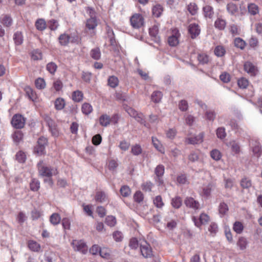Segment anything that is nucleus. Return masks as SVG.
<instances>
[{
    "label": "nucleus",
    "instance_id": "f257e3e1",
    "mask_svg": "<svg viewBox=\"0 0 262 262\" xmlns=\"http://www.w3.org/2000/svg\"><path fill=\"white\" fill-rule=\"evenodd\" d=\"M37 168L39 176L43 177H52L57 173L56 169L47 166L43 161L38 163Z\"/></svg>",
    "mask_w": 262,
    "mask_h": 262
},
{
    "label": "nucleus",
    "instance_id": "f03ea898",
    "mask_svg": "<svg viewBox=\"0 0 262 262\" xmlns=\"http://www.w3.org/2000/svg\"><path fill=\"white\" fill-rule=\"evenodd\" d=\"M47 139L44 137H40L38 141L37 144L34 147V152L38 155L45 154V147L47 145Z\"/></svg>",
    "mask_w": 262,
    "mask_h": 262
},
{
    "label": "nucleus",
    "instance_id": "7ed1b4c3",
    "mask_svg": "<svg viewBox=\"0 0 262 262\" xmlns=\"http://www.w3.org/2000/svg\"><path fill=\"white\" fill-rule=\"evenodd\" d=\"M11 123L14 128L20 129L23 128L25 125V119L22 115L15 114L13 116Z\"/></svg>",
    "mask_w": 262,
    "mask_h": 262
},
{
    "label": "nucleus",
    "instance_id": "20e7f679",
    "mask_svg": "<svg viewBox=\"0 0 262 262\" xmlns=\"http://www.w3.org/2000/svg\"><path fill=\"white\" fill-rule=\"evenodd\" d=\"M74 249L83 254L86 253L88 247L86 244L82 240H74L72 243Z\"/></svg>",
    "mask_w": 262,
    "mask_h": 262
},
{
    "label": "nucleus",
    "instance_id": "39448f33",
    "mask_svg": "<svg viewBox=\"0 0 262 262\" xmlns=\"http://www.w3.org/2000/svg\"><path fill=\"white\" fill-rule=\"evenodd\" d=\"M192 221L197 227H200L201 225L207 224L209 221V216L206 213H201L199 219L193 216Z\"/></svg>",
    "mask_w": 262,
    "mask_h": 262
},
{
    "label": "nucleus",
    "instance_id": "423d86ee",
    "mask_svg": "<svg viewBox=\"0 0 262 262\" xmlns=\"http://www.w3.org/2000/svg\"><path fill=\"white\" fill-rule=\"evenodd\" d=\"M244 69L251 76H255L258 73L257 68L250 61H246L245 62Z\"/></svg>",
    "mask_w": 262,
    "mask_h": 262
},
{
    "label": "nucleus",
    "instance_id": "0eeeda50",
    "mask_svg": "<svg viewBox=\"0 0 262 262\" xmlns=\"http://www.w3.org/2000/svg\"><path fill=\"white\" fill-rule=\"evenodd\" d=\"M140 251L142 255L145 258L150 257L152 255L151 247L146 241L140 244Z\"/></svg>",
    "mask_w": 262,
    "mask_h": 262
},
{
    "label": "nucleus",
    "instance_id": "6e6552de",
    "mask_svg": "<svg viewBox=\"0 0 262 262\" xmlns=\"http://www.w3.org/2000/svg\"><path fill=\"white\" fill-rule=\"evenodd\" d=\"M143 17L141 14H135L131 17L130 21L134 28H139L143 25Z\"/></svg>",
    "mask_w": 262,
    "mask_h": 262
},
{
    "label": "nucleus",
    "instance_id": "1a4fd4ad",
    "mask_svg": "<svg viewBox=\"0 0 262 262\" xmlns=\"http://www.w3.org/2000/svg\"><path fill=\"white\" fill-rule=\"evenodd\" d=\"M180 33L178 29H174L172 31V34L168 38V42L169 46L174 47L179 43V37Z\"/></svg>",
    "mask_w": 262,
    "mask_h": 262
},
{
    "label": "nucleus",
    "instance_id": "9d476101",
    "mask_svg": "<svg viewBox=\"0 0 262 262\" xmlns=\"http://www.w3.org/2000/svg\"><path fill=\"white\" fill-rule=\"evenodd\" d=\"M250 144L251 146L253 155L257 158H259L262 154V149L259 142L254 140H251Z\"/></svg>",
    "mask_w": 262,
    "mask_h": 262
},
{
    "label": "nucleus",
    "instance_id": "9b49d317",
    "mask_svg": "<svg viewBox=\"0 0 262 262\" xmlns=\"http://www.w3.org/2000/svg\"><path fill=\"white\" fill-rule=\"evenodd\" d=\"M184 204L187 207L194 210H198L201 208L199 202L192 197H187L184 201Z\"/></svg>",
    "mask_w": 262,
    "mask_h": 262
},
{
    "label": "nucleus",
    "instance_id": "f8f14e48",
    "mask_svg": "<svg viewBox=\"0 0 262 262\" xmlns=\"http://www.w3.org/2000/svg\"><path fill=\"white\" fill-rule=\"evenodd\" d=\"M204 134L200 133L198 135L191 138H187L185 139V143L189 144H196L201 143L203 141Z\"/></svg>",
    "mask_w": 262,
    "mask_h": 262
},
{
    "label": "nucleus",
    "instance_id": "ddd939ff",
    "mask_svg": "<svg viewBox=\"0 0 262 262\" xmlns=\"http://www.w3.org/2000/svg\"><path fill=\"white\" fill-rule=\"evenodd\" d=\"M188 32L192 39H194L200 33V29L198 25L191 24L188 27Z\"/></svg>",
    "mask_w": 262,
    "mask_h": 262
},
{
    "label": "nucleus",
    "instance_id": "4468645a",
    "mask_svg": "<svg viewBox=\"0 0 262 262\" xmlns=\"http://www.w3.org/2000/svg\"><path fill=\"white\" fill-rule=\"evenodd\" d=\"M149 33L152 39L157 43L160 41V37L158 36V28L156 26H154L149 30Z\"/></svg>",
    "mask_w": 262,
    "mask_h": 262
},
{
    "label": "nucleus",
    "instance_id": "2eb2a0df",
    "mask_svg": "<svg viewBox=\"0 0 262 262\" xmlns=\"http://www.w3.org/2000/svg\"><path fill=\"white\" fill-rule=\"evenodd\" d=\"M115 116H114L112 118H111L110 116L106 114L101 115L99 118L100 124L104 127L108 126L111 121H113V118H115Z\"/></svg>",
    "mask_w": 262,
    "mask_h": 262
},
{
    "label": "nucleus",
    "instance_id": "dca6fc26",
    "mask_svg": "<svg viewBox=\"0 0 262 262\" xmlns=\"http://www.w3.org/2000/svg\"><path fill=\"white\" fill-rule=\"evenodd\" d=\"M164 166L161 164L158 165L155 169V173L156 175L157 178L158 179L159 183L160 184L162 183V180L161 179V178L163 176L164 173Z\"/></svg>",
    "mask_w": 262,
    "mask_h": 262
},
{
    "label": "nucleus",
    "instance_id": "f3484780",
    "mask_svg": "<svg viewBox=\"0 0 262 262\" xmlns=\"http://www.w3.org/2000/svg\"><path fill=\"white\" fill-rule=\"evenodd\" d=\"M227 145L230 147L232 151L235 154L239 153L240 151V146L238 143L234 140H232L227 143Z\"/></svg>",
    "mask_w": 262,
    "mask_h": 262
},
{
    "label": "nucleus",
    "instance_id": "a211bd4d",
    "mask_svg": "<svg viewBox=\"0 0 262 262\" xmlns=\"http://www.w3.org/2000/svg\"><path fill=\"white\" fill-rule=\"evenodd\" d=\"M215 187V185L212 183H209L207 185L203 187V195L205 196H209L212 190Z\"/></svg>",
    "mask_w": 262,
    "mask_h": 262
},
{
    "label": "nucleus",
    "instance_id": "6ab92c4d",
    "mask_svg": "<svg viewBox=\"0 0 262 262\" xmlns=\"http://www.w3.org/2000/svg\"><path fill=\"white\" fill-rule=\"evenodd\" d=\"M227 10L231 15H235L238 12V8L236 5L230 3L227 5Z\"/></svg>",
    "mask_w": 262,
    "mask_h": 262
},
{
    "label": "nucleus",
    "instance_id": "aec40b11",
    "mask_svg": "<svg viewBox=\"0 0 262 262\" xmlns=\"http://www.w3.org/2000/svg\"><path fill=\"white\" fill-rule=\"evenodd\" d=\"M97 25V21L95 17L91 15V17L88 19L86 23V27L89 30H94Z\"/></svg>",
    "mask_w": 262,
    "mask_h": 262
},
{
    "label": "nucleus",
    "instance_id": "412c9836",
    "mask_svg": "<svg viewBox=\"0 0 262 262\" xmlns=\"http://www.w3.org/2000/svg\"><path fill=\"white\" fill-rule=\"evenodd\" d=\"M70 36L65 33L61 34L58 37L60 44L63 46H67L70 42Z\"/></svg>",
    "mask_w": 262,
    "mask_h": 262
},
{
    "label": "nucleus",
    "instance_id": "4be33fe9",
    "mask_svg": "<svg viewBox=\"0 0 262 262\" xmlns=\"http://www.w3.org/2000/svg\"><path fill=\"white\" fill-rule=\"evenodd\" d=\"M152 11L155 17H159L163 11V8L161 5L157 4L153 7Z\"/></svg>",
    "mask_w": 262,
    "mask_h": 262
},
{
    "label": "nucleus",
    "instance_id": "5701e85b",
    "mask_svg": "<svg viewBox=\"0 0 262 262\" xmlns=\"http://www.w3.org/2000/svg\"><path fill=\"white\" fill-rule=\"evenodd\" d=\"M13 40L15 44L17 46L20 45L23 42V36L22 33L17 31L13 35Z\"/></svg>",
    "mask_w": 262,
    "mask_h": 262
},
{
    "label": "nucleus",
    "instance_id": "b1692460",
    "mask_svg": "<svg viewBox=\"0 0 262 262\" xmlns=\"http://www.w3.org/2000/svg\"><path fill=\"white\" fill-rule=\"evenodd\" d=\"M248 244L247 239L244 237H239L237 242V245L241 250L246 249Z\"/></svg>",
    "mask_w": 262,
    "mask_h": 262
},
{
    "label": "nucleus",
    "instance_id": "393cba45",
    "mask_svg": "<svg viewBox=\"0 0 262 262\" xmlns=\"http://www.w3.org/2000/svg\"><path fill=\"white\" fill-rule=\"evenodd\" d=\"M226 26V21L225 20L218 18L215 21L214 26L216 28L219 29L220 30H224Z\"/></svg>",
    "mask_w": 262,
    "mask_h": 262
},
{
    "label": "nucleus",
    "instance_id": "a878e982",
    "mask_svg": "<svg viewBox=\"0 0 262 262\" xmlns=\"http://www.w3.org/2000/svg\"><path fill=\"white\" fill-rule=\"evenodd\" d=\"M107 200V195L104 191H97L95 196V200L97 202L102 203Z\"/></svg>",
    "mask_w": 262,
    "mask_h": 262
},
{
    "label": "nucleus",
    "instance_id": "bb28decb",
    "mask_svg": "<svg viewBox=\"0 0 262 262\" xmlns=\"http://www.w3.org/2000/svg\"><path fill=\"white\" fill-rule=\"evenodd\" d=\"M64 100L62 98H57L54 102L55 108L57 110H61L65 106Z\"/></svg>",
    "mask_w": 262,
    "mask_h": 262
},
{
    "label": "nucleus",
    "instance_id": "cd10ccee",
    "mask_svg": "<svg viewBox=\"0 0 262 262\" xmlns=\"http://www.w3.org/2000/svg\"><path fill=\"white\" fill-rule=\"evenodd\" d=\"M203 12L206 17H212L214 12L213 8L209 5L205 6L203 7Z\"/></svg>",
    "mask_w": 262,
    "mask_h": 262
},
{
    "label": "nucleus",
    "instance_id": "c85d7f7f",
    "mask_svg": "<svg viewBox=\"0 0 262 262\" xmlns=\"http://www.w3.org/2000/svg\"><path fill=\"white\" fill-rule=\"evenodd\" d=\"M91 57L95 60H99L101 57V52L99 48H96L91 50L90 52Z\"/></svg>",
    "mask_w": 262,
    "mask_h": 262
},
{
    "label": "nucleus",
    "instance_id": "c756f323",
    "mask_svg": "<svg viewBox=\"0 0 262 262\" xmlns=\"http://www.w3.org/2000/svg\"><path fill=\"white\" fill-rule=\"evenodd\" d=\"M61 220L60 216L57 213H53L50 217V222L53 225H58Z\"/></svg>",
    "mask_w": 262,
    "mask_h": 262
},
{
    "label": "nucleus",
    "instance_id": "7c9ffc66",
    "mask_svg": "<svg viewBox=\"0 0 262 262\" xmlns=\"http://www.w3.org/2000/svg\"><path fill=\"white\" fill-rule=\"evenodd\" d=\"M120 192L123 197H128L131 194V190L127 185H123L121 186L120 189Z\"/></svg>",
    "mask_w": 262,
    "mask_h": 262
},
{
    "label": "nucleus",
    "instance_id": "2f4dec72",
    "mask_svg": "<svg viewBox=\"0 0 262 262\" xmlns=\"http://www.w3.org/2000/svg\"><path fill=\"white\" fill-rule=\"evenodd\" d=\"M152 142L154 147L160 152L164 153V149L160 141L156 138L152 137Z\"/></svg>",
    "mask_w": 262,
    "mask_h": 262
},
{
    "label": "nucleus",
    "instance_id": "473e14b6",
    "mask_svg": "<svg viewBox=\"0 0 262 262\" xmlns=\"http://www.w3.org/2000/svg\"><path fill=\"white\" fill-rule=\"evenodd\" d=\"M234 46L239 48L241 50H243L246 45V42L239 37L235 38L234 41Z\"/></svg>",
    "mask_w": 262,
    "mask_h": 262
},
{
    "label": "nucleus",
    "instance_id": "72a5a7b5",
    "mask_svg": "<svg viewBox=\"0 0 262 262\" xmlns=\"http://www.w3.org/2000/svg\"><path fill=\"white\" fill-rule=\"evenodd\" d=\"M215 55L217 57H222L226 53V50L224 47L222 46H216L214 51Z\"/></svg>",
    "mask_w": 262,
    "mask_h": 262
},
{
    "label": "nucleus",
    "instance_id": "f704fd0d",
    "mask_svg": "<svg viewBox=\"0 0 262 262\" xmlns=\"http://www.w3.org/2000/svg\"><path fill=\"white\" fill-rule=\"evenodd\" d=\"M35 27L39 31H43L46 28V23L44 19H38L35 23Z\"/></svg>",
    "mask_w": 262,
    "mask_h": 262
},
{
    "label": "nucleus",
    "instance_id": "c9c22d12",
    "mask_svg": "<svg viewBox=\"0 0 262 262\" xmlns=\"http://www.w3.org/2000/svg\"><path fill=\"white\" fill-rule=\"evenodd\" d=\"M197 58L199 63L201 64H206L209 61L208 56L204 53L199 54Z\"/></svg>",
    "mask_w": 262,
    "mask_h": 262
},
{
    "label": "nucleus",
    "instance_id": "e433bc0d",
    "mask_svg": "<svg viewBox=\"0 0 262 262\" xmlns=\"http://www.w3.org/2000/svg\"><path fill=\"white\" fill-rule=\"evenodd\" d=\"M1 22L5 27H9L12 24V19L10 16L6 15L1 18Z\"/></svg>",
    "mask_w": 262,
    "mask_h": 262
},
{
    "label": "nucleus",
    "instance_id": "4c0bfd02",
    "mask_svg": "<svg viewBox=\"0 0 262 262\" xmlns=\"http://www.w3.org/2000/svg\"><path fill=\"white\" fill-rule=\"evenodd\" d=\"M30 187L32 191H37L40 188L39 181L36 179H33L30 182Z\"/></svg>",
    "mask_w": 262,
    "mask_h": 262
},
{
    "label": "nucleus",
    "instance_id": "58836bf2",
    "mask_svg": "<svg viewBox=\"0 0 262 262\" xmlns=\"http://www.w3.org/2000/svg\"><path fill=\"white\" fill-rule=\"evenodd\" d=\"M119 80L115 76H110L108 79V84L112 88H115L118 86Z\"/></svg>",
    "mask_w": 262,
    "mask_h": 262
},
{
    "label": "nucleus",
    "instance_id": "ea45409f",
    "mask_svg": "<svg viewBox=\"0 0 262 262\" xmlns=\"http://www.w3.org/2000/svg\"><path fill=\"white\" fill-rule=\"evenodd\" d=\"M248 9L249 12L253 15H256L259 11L258 6L253 3L249 4Z\"/></svg>",
    "mask_w": 262,
    "mask_h": 262
},
{
    "label": "nucleus",
    "instance_id": "a19ab883",
    "mask_svg": "<svg viewBox=\"0 0 262 262\" xmlns=\"http://www.w3.org/2000/svg\"><path fill=\"white\" fill-rule=\"evenodd\" d=\"M162 94L160 91H155L151 95V99L155 103H158L161 101Z\"/></svg>",
    "mask_w": 262,
    "mask_h": 262
},
{
    "label": "nucleus",
    "instance_id": "79ce46f5",
    "mask_svg": "<svg viewBox=\"0 0 262 262\" xmlns=\"http://www.w3.org/2000/svg\"><path fill=\"white\" fill-rule=\"evenodd\" d=\"M57 66L56 64L53 62L48 63L46 66L47 70L51 74L53 75L56 71Z\"/></svg>",
    "mask_w": 262,
    "mask_h": 262
},
{
    "label": "nucleus",
    "instance_id": "37998d69",
    "mask_svg": "<svg viewBox=\"0 0 262 262\" xmlns=\"http://www.w3.org/2000/svg\"><path fill=\"white\" fill-rule=\"evenodd\" d=\"M81 111L85 115H89L92 112L93 107L90 104L84 103L82 105Z\"/></svg>",
    "mask_w": 262,
    "mask_h": 262
},
{
    "label": "nucleus",
    "instance_id": "c03bdc74",
    "mask_svg": "<svg viewBox=\"0 0 262 262\" xmlns=\"http://www.w3.org/2000/svg\"><path fill=\"white\" fill-rule=\"evenodd\" d=\"M187 10L192 15H194L197 13L198 7L195 3H191L187 6Z\"/></svg>",
    "mask_w": 262,
    "mask_h": 262
},
{
    "label": "nucleus",
    "instance_id": "a18cd8bd",
    "mask_svg": "<svg viewBox=\"0 0 262 262\" xmlns=\"http://www.w3.org/2000/svg\"><path fill=\"white\" fill-rule=\"evenodd\" d=\"M205 118L207 120L213 121L216 117V113L213 110H206L205 113Z\"/></svg>",
    "mask_w": 262,
    "mask_h": 262
},
{
    "label": "nucleus",
    "instance_id": "49530a36",
    "mask_svg": "<svg viewBox=\"0 0 262 262\" xmlns=\"http://www.w3.org/2000/svg\"><path fill=\"white\" fill-rule=\"evenodd\" d=\"M153 202L154 205L158 208H162L164 205V203L163 202V200L161 195L156 196L154 198Z\"/></svg>",
    "mask_w": 262,
    "mask_h": 262
},
{
    "label": "nucleus",
    "instance_id": "de8ad7c7",
    "mask_svg": "<svg viewBox=\"0 0 262 262\" xmlns=\"http://www.w3.org/2000/svg\"><path fill=\"white\" fill-rule=\"evenodd\" d=\"M241 186L243 189L249 188L252 186L251 181L247 178H244L241 181Z\"/></svg>",
    "mask_w": 262,
    "mask_h": 262
},
{
    "label": "nucleus",
    "instance_id": "09e8293b",
    "mask_svg": "<svg viewBox=\"0 0 262 262\" xmlns=\"http://www.w3.org/2000/svg\"><path fill=\"white\" fill-rule=\"evenodd\" d=\"M28 247L30 250L35 252L39 251L40 248L39 244L33 241L29 242Z\"/></svg>",
    "mask_w": 262,
    "mask_h": 262
},
{
    "label": "nucleus",
    "instance_id": "8fccbe9b",
    "mask_svg": "<svg viewBox=\"0 0 262 262\" xmlns=\"http://www.w3.org/2000/svg\"><path fill=\"white\" fill-rule=\"evenodd\" d=\"M73 100L75 102H80L82 100L83 94L80 91H76L73 93Z\"/></svg>",
    "mask_w": 262,
    "mask_h": 262
},
{
    "label": "nucleus",
    "instance_id": "3c124183",
    "mask_svg": "<svg viewBox=\"0 0 262 262\" xmlns=\"http://www.w3.org/2000/svg\"><path fill=\"white\" fill-rule=\"evenodd\" d=\"M210 156L213 160L219 161L222 157V154L219 150L214 149L210 151Z\"/></svg>",
    "mask_w": 262,
    "mask_h": 262
},
{
    "label": "nucleus",
    "instance_id": "603ef678",
    "mask_svg": "<svg viewBox=\"0 0 262 262\" xmlns=\"http://www.w3.org/2000/svg\"><path fill=\"white\" fill-rule=\"evenodd\" d=\"M12 138L15 142L19 143L23 138V134L21 131L17 130L14 132Z\"/></svg>",
    "mask_w": 262,
    "mask_h": 262
},
{
    "label": "nucleus",
    "instance_id": "864d4df0",
    "mask_svg": "<svg viewBox=\"0 0 262 262\" xmlns=\"http://www.w3.org/2000/svg\"><path fill=\"white\" fill-rule=\"evenodd\" d=\"M26 93L29 99L32 101H34L36 98L35 92L30 87L26 89Z\"/></svg>",
    "mask_w": 262,
    "mask_h": 262
},
{
    "label": "nucleus",
    "instance_id": "5fc2aeb1",
    "mask_svg": "<svg viewBox=\"0 0 262 262\" xmlns=\"http://www.w3.org/2000/svg\"><path fill=\"white\" fill-rule=\"evenodd\" d=\"M105 223L108 226L113 227L116 224V219L114 216L109 215L106 217Z\"/></svg>",
    "mask_w": 262,
    "mask_h": 262
},
{
    "label": "nucleus",
    "instance_id": "6e6d98bb",
    "mask_svg": "<svg viewBox=\"0 0 262 262\" xmlns=\"http://www.w3.org/2000/svg\"><path fill=\"white\" fill-rule=\"evenodd\" d=\"M233 230L237 233H241L244 229L243 224L239 222H235L233 225Z\"/></svg>",
    "mask_w": 262,
    "mask_h": 262
},
{
    "label": "nucleus",
    "instance_id": "4d7b16f0",
    "mask_svg": "<svg viewBox=\"0 0 262 262\" xmlns=\"http://www.w3.org/2000/svg\"><path fill=\"white\" fill-rule=\"evenodd\" d=\"M171 205L175 208H179L182 205V200L180 197H176L171 200Z\"/></svg>",
    "mask_w": 262,
    "mask_h": 262
},
{
    "label": "nucleus",
    "instance_id": "13d9d810",
    "mask_svg": "<svg viewBox=\"0 0 262 262\" xmlns=\"http://www.w3.org/2000/svg\"><path fill=\"white\" fill-rule=\"evenodd\" d=\"M219 213L222 215H225L228 211V205L224 202L220 203L219 208Z\"/></svg>",
    "mask_w": 262,
    "mask_h": 262
},
{
    "label": "nucleus",
    "instance_id": "bf43d9fd",
    "mask_svg": "<svg viewBox=\"0 0 262 262\" xmlns=\"http://www.w3.org/2000/svg\"><path fill=\"white\" fill-rule=\"evenodd\" d=\"M216 134L217 137L221 139H224L226 136L225 129L224 127H219L216 129Z\"/></svg>",
    "mask_w": 262,
    "mask_h": 262
},
{
    "label": "nucleus",
    "instance_id": "052dcab7",
    "mask_svg": "<svg viewBox=\"0 0 262 262\" xmlns=\"http://www.w3.org/2000/svg\"><path fill=\"white\" fill-rule=\"evenodd\" d=\"M16 159L19 163H24L26 159V156L25 154L21 151H19L16 154Z\"/></svg>",
    "mask_w": 262,
    "mask_h": 262
},
{
    "label": "nucleus",
    "instance_id": "680f3d73",
    "mask_svg": "<svg viewBox=\"0 0 262 262\" xmlns=\"http://www.w3.org/2000/svg\"><path fill=\"white\" fill-rule=\"evenodd\" d=\"M36 87L38 89H43L46 86V83L43 79L37 78L35 82Z\"/></svg>",
    "mask_w": 262,
    "mask_h": 262
},
{
    "label": "nucleus",
    "instance_id": "e2e57ef3",
    "mask_svg": "<svg viewBox=\"0 0 262 262\" xmlns=\"http://www.w3.org/2000/svg\"><path fill=\"white\" fill-rule=\"evenodd\" d=\"M237 84L240 88L246 89L249 84V81L247 79L242 78L238 80Z\"/></svg>",
    "mask_w": 262,
    "mask_h": 262
},
{
    "label": "nucleus",
    "instance_id": "0e129e2a",
    "mask_svg": "<svg viewBox=\"0 0 262 262\" xmlns=\"http://www.w3.org/2000/svg\"><path fill=\"white\" fill-rule=\"evenodd\" d=\"M142 149L140 145L136 144L133 146L131 149L132 153L135 156H138L141 154Z\"/></svg>",
    "mask_w": 262,
    "mask_h": 262
},
{
    "label": "nucleus",
    "instance_id": "69168bd1",
    "mask_svg": "<svg viewBox=\"0 0 262 262\" xmlns=\"http://www.w3.org/2000/svg\"><path fill=\"white\" fill-rule=\"evenodd\" d=\"M113 237L116 242H120L123 239V235L120 231H116L113 233Z\"/></svg>",
    "mask_w": 262,
    "mask_h": 262
},
{
    "label": "nucleus",
    "instance_id": "338daca9",
    "mask_svg": "<svg viewBox=\"0 0 262 262\" xmlns=\"http://www.w3.org/2000/svg\"><path fill=\"white\" fill-rule=\"evenodd\" d=\"M134 199L137 203L141 202L143 200L142 193L140 191H137L134 195Z\"/></svg>",
    "mask_w": 262,
    "mask_h": 262
},
{
    "label": "nucleus",
    "instance_id": "774afa93",
    "mask_svg": "<svg viewBox=\"0 0 262 262\" xmlns=\"http://www.w3.org/2000/svg\"><path fill=\"white\" fill-rule=\"evenodd\" d=\"M109 38H110V45L112 47L113 50L115 51H119V46L116 41L115 37L112 36V37H109Z\"/></svg>",
    "mask_w": 262,
    "mask_h": 262
}]
</instances>
